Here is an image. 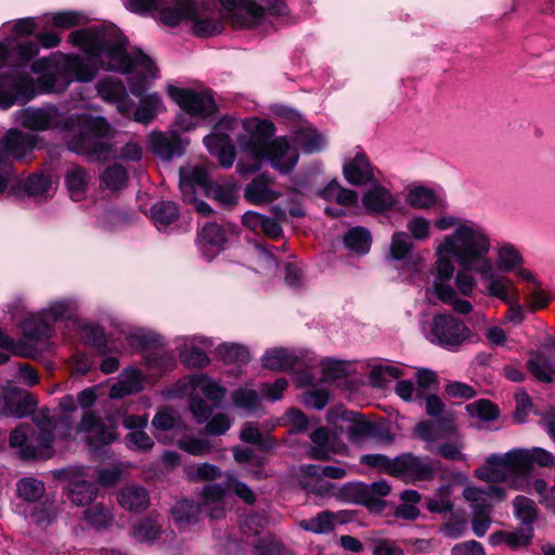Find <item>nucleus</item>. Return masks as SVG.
<instances>
[{
    "label": "nucleus",
    "instance_id": "obj_1",
    "mask_svg": "<svg viewBox=\"0 0 555 555\" xmlns=\"http://www.w3.org/2000/svg\"><path fill=\"white\" fill-rule=\"evenodd\" d=\"M69 40L89 56L99 59L107 69L130 73V92L140 99L133 118L140 124L151 122L164 104L158 93L144 94L147 83L157 78L153 60L140 50L128 52L126 38L113 25L96 26L70 33Z\"/></svg>",
    "mask_w": 555,
    "mask_h": 555
},
{
    "label": "nucleus",
    "instance_id": "obj_2",
    "mask_svg": "<svg viewBox=\"0 0 555 555\" xmlns=\"http://www.w3.org/2000/svg\"><path fill=\"white\" fill-rule=\"evenodd\" d=\"M440 231L452 229L435 249V270L443 278H453L454 262L481 275L483 283L496 276L489 258L491 237L487 229L472 219L447 215L435 220Z\"/></svg>",
    "mask_w": 555,
    "mask_h": 555
},
{
    "label": "nucleus",
    "instance_id": "obj_3",
    "mask_svg": "<svg viewBox=\"0 0 555 555\" xmlns=\"http://www.w3.org/2000/svg\"><path fill=\"white\" fill-rule=\"evenodd\" d=\"M246 133L238 137V145L244 151V158L237 164L241 175H250L259 170L261 162L268 159L271 166L286 173L294 169L298 153L284 138L270 141L274 126L269 120H250L242 122Z\"/></svg>",
    "mask_w": 555,
    "mask_h": 555
},
{
    "label": "nucleus",
    "instance_id": "obj_4",
    "mask_svg": "<svg viewBox=\"0 0 555 555\" xmlns=\"http://www.w3.org/2000/svg\"><path fill=\"white\" fill-rule=\"evenodd\" d=\"M34 422L35 426L21 424L10 435V446L16 449L24 460L50 457L53 454L55 431L65 439L75 430L66 416L55 421L49 415V411L39 412Z\"/></svg>",
    "mask_w": 555,
    "mask_h": 555
},
{
    "label": "nucleus",
    "instance_id": "obj_5",
    "mask_svg": "<svg viewBox=\"0 0 555 555\" xmlns=\"http://www.w3.org/2000/svg\"><path fill=\"white\" fill-rule=\"evenodd\" d=\"M127 10L145 15L158 12L159 20L168 26H177L184 20L193 23L197 37H211L221 33L222 22L206 16L204 10L193 0H122Z\"/></svg>",
    "mask_w": 555,
    "mask_h": 555
},
{
    "label": "nucleus",
    "instance_id": "obj_6",
    "mask_svg": "<svg viewBox=\"0 0 555 555\" xmlns=\"http://www.w3.org/2000/svg\"><path fill=\"white\" fill-rule=\"evenodd\" d=\"M31 70L41 74L38 79L44 92H63L74 80L91 81L96 69L79 55H60L54 59H39L31 64Z\"/></svg>",
    "mask_w": 555,
    "mask_h": 555
},
{
    "label": "nucleus",
    "instance_id": "obj_7",
    "mask_svg": "<svg viewBox=\"0 0 555 555\" xmlns=\"http://www.w3.org/2000/svg\"><path fill=\"white\" fill-rule=\"evenodd\" d=\"M77 131L68 140V149L91 159H106L112 151L107 142L111 126L103 117L88 115L76 118Z\"/></svg>",
    "mask_w": 555,
    "mask_h": 555
},
{
    "label": "nucleus",
    "instance_id": "obj_8",
    "mask_svg": "<svg viewBox=\"0 0 555 555\" xmlns=\"http://www.w3.org/2000/svg\"><path fill=\"white\" fill-rule=\"evenodd\" d=\"M167 93L184 114L177 117L175 127L177 131H189L196 127L193 118L205 119L216 111L215 100L209 91H195L192 89L167 87Z\"/></svg>",
    "mask_w": 555,
    "mask_h": 555
},
{
    "label": "nucleus",
    "instance_id": "obj_9",
    "mask_svg": "<svg viewBox=\"0 0 555 555\" xmlns=\"http://www.w3.org/2000/svg\"><path fill=\"white\" fill-rule=\"evenodd\" d=\"M76 310L77 305L74 300L62 299L51 302L40 312L29 314L22 323L25 338L31 343L46 341L50 336L52 323L72 319Z\"/></svg>",
    "mask_w": 555,
    "mask_h": 555
},
{
    "label": "nucleus",
    "instance_id": "obj_10",
    "mask_svg": "<svg viewBox=\"0 0 555 555\" xmlns=\"http://www.w3.org/2000/svg\"><path fill=\"white\" fill-rule=\"evenodd\" d=\"M524 453L519 449L512 450L503 455L493 454L486 463L476 469V477L487 482H501L512 479L511 487L515 490L522 489V481L518 478L526 476L522 461Z\"/></svg>",
    "mask_w": 555,
    "mask_h": 555
},
{
    "label": "nucleus",
    "instance_id": "obj_11",
    "mask_svg": "<svg viewBox=\"0 0 555 555\" xmlns=\"http://www.w3.org/2000/svg\"><path fill=\"white\" fill-rule=\"evenodd\" d=\"M426 413L429 416H441L438 421L422 422L415 428L417 436L426 441L428 450H431L433 443L455 435V415L452 412H444L443 402L435 395L426 398Z\"/></svg>",
    "mask_w": 555,
    "mask_h": 555
},
{
    "label": "nucleus",
    "instance_id": "obj_12",
    "mask_svg": "<svg viewBox=\"0 0 555 555\" xmlns=\"http://www.w3.org/2000/svg\"><path fill=\"white\" fill-rule=\"evenodd\" d=\"M472 338L470 328L452 314H436L431 320L428 339L446 349H456Z\"/></svg>",
    "mask_w": 555,
    "mask_h": 555
},
{
    "label": "nucleus",
    "instance_id": "obj_13",
    "mask_svg": "<svg viewBox=\"0 0 555 555\" xmlns=\"http://www.w3.org/2000/svg\"><path fill=\"white\" fill-rule=\"evenodd\" d=\"M127 339L133 348L154 349L144 356L145 364L150 370L163 373L173 367L175 359L172 354L158 348L162 345V337L158 334L140 330L130 334Z\"/></svg>",
    "mask_w": 555,
    "mask_h": 555
},
{
    "label": "nucleus",
    "instance_id": "obj_14",
    "mask_svg": "<svg viewBox=\"0 0 555 555\" xmlns=\"http://www.w3.org/2000/svg\"><path fill=\"white\" fill-rule=\"evenodd\" d=\"M490 281L485 283L486 294L498 298L508 306L505 322L515 325L520 324L525 319L524 308L519 305V293L514 282L502 274L489 276Z\"/></svg>",
    "mask_w": 555,
    "mask_h": 555
},
{
    "label": "nucleus",
    "instance_id": "obj_15",
    "mask_svg": "<svg viewBox=\"0 0 555 555\" xmlns=\"http://www.w3.org/2000/svg\"><path fill=\"white\" fill-rule=\"evenodd\" d=\"M35 134L20 130H9L0 141V165H10L12 160L24 159L36 145Z\"/></svg>",
    "mask_w": 555,
    "mask_h": 555
},
{
    "label": "nucleus",
    "instance_id": "obj_16",
    "mask_svg": "<svg viewBox=\"0 0 555 555\" xmlns=\"http://www.w3.org/2000/svg\"><path fill=\"white\" fill-rule=\"evenodd\" d=\"M76 431L83 435V439L90 449H98L115 439L114 429L92 411L83 413Z\"/></svg>",
    "mask_w": 555,
    "mask_h": 555
},
{
    "label": "nucleus",
    "instance_id": "obj_17",
    "mask_svg": "<svg viewBox=\"0 0 555 555\" xmlns=\"http://www.w3.org/2000/svg\"><path fill=\"white\" fill-rule=\"evenodd\" d=\"M17 121L34 131H44L59 128L63 118L55 106L40 108L27 107L16 113Z\"/></svg>",
    "mask_w": 555,
    "mask_h": 555
},
{
    "label": "nucleus",
    "instance_id": "obj_18",
    "mask_svg": "<svg viewBox=\"0 0 555 555\" xmlns=\"http://www.w3.org/2000/svg\"><path fill=\"white\" fill-rule=\"evenodd\" d=\"M451 279L452 278H443L436 272L433 286L426 289L427 299L434 302L431 297L436 296L439 301L451 306L455 312L460 314L470 313L473 311V305L468 300L459 297V294L450 284Z\"/></svg>",
    "mask_w": 555,
    "mask_h": 555
},
{
    "label": "nucleus",
    "instance_id": "obj_19",
    "mask_svg": "<svg viewBox=\"0 0 555 555\" xmlns=\"http://www.w3.org/2000/svg\"><path fill=\"white\" fill-rule=\"evenodd\" d=\"M67 481V498L77 506L90 504L96 496V487L85 478L81 468H72L64 472Z\"/></svg>",
    "mask_w": 555,
    "mask_h": 555
},
{
    "label": "nucleus",
    "instance_id": "obj_20",
    "mask_svg": "<svg viewBox=\"0 0 555 555\" xmlns=\"http://www.w3.org/2000/svg\"><path fill=\"white\" fill-rule=\"evenodd\" d=\"M393 476L404 481H423L434 476L431 465L425 460L411 453L395 459Z\"/></svg>",
    "mask_w": 555,
    "mask_h": 555
},
{
    "label": "nucleus",
    "instance_id": "obj_21",
    "mask_svg": "<svg viewBox=\"0 0 555 555\" xmlns=\"http://www.w3.org/2000/svg\"><path fill=\"white\" fill-rule=\"evenodd\" d=\"M35 95L34 80L29 75H21L9 81L8 78L0 79V106L9 108L17 100L28 101Z\"/></svg>",
    "mask_w": 555,
    "mask_h": 555
},
{
    "label": "nucleus",
    "instance_id": "obj_22",
    "mask_svg": "<svg viewBox=\"0 0 555 555\" xmlns=\"http://www.w3.org/2000/svg\"><path fill=\"white\" fill-rule=\"evenodd\" d=\"M181 362L190 367H203L209 363L206 350L212 346L210 339L199 336L179 338Z\"/></svg>",
    "mask_w": 555,
    "mask_h": 555
},
{
    "label": "nucleus",
    "instance_id": "obj_23",
    "mask_svg": "<svg viewBox=\"0 0 555 555\" xmlns=\"http://www.w3.org/2000/svg\"><path fill=\"white\" fill-rule=\"evenodd\" d=\"M99 95L106 102L114 103L122 115L130 116L133 102L129 99L124 83L116 78H105L96 85Z\"/></svg>",
    "mask_w": 555,
    "mask_h": 555
},
{
    "label": "nucleus",
    "instance_id": "obj_24",
    "mask_svg": "<svg viewBox=\"0 0 555 555\" xmlns=\"http://www.w3.org/2000/svg\"><path fill=\"white\" fill-rule=\"evenodd\" d=\"M463 496L470 503L474 513H490L492 502L505 500V491L498 486H488L485 489L467 487L463 491Z\"/></svg>",
    "mask_w": 555,
    "mask_h": 555
},
{
    "label": "nucleus",
    "instance_id": "obj_25",
    "mask_svg": "<svg viewBox=\"0 0 555 555\" xmlns=\"http://www.w3.org/2000/svg\"><path fill=\"white\" fill-rule=\"evenodd\" d=\"M375 171L376 169L363 152H358L352 159L345 163L343 168L345 179L353 185H363L375 181Z\"/></svg>",
    "mask_w": 555,
    "mask_h": 555
},
{
    "label": "nucleus",
    "instance_id": "obj_26",
    "mask_svg": "<svg viewBox=\"0 0 555 555\" xmlns=\"http://www.w3.org/2000/svg\"><path fill=\"white\" fill-rule=\"evenodd\" d=\"M312 447L309 450V456L314 460H330L333 455L341 453L346 447L338 442L335 437H331L327 429L320 427L310 434Z\"/></svg>",
    "mask_w": 555,
    "mask_h": 555
},
{
    "label": "nucleus",
    "instance_id": "obj_27",
    "mask_svg": "<svg viewBox=\"0 0 555 555\" xmlns=\"http://www.w3.org/2000/svg\"><path fill=\"white\" fill-rule=\"evenodd\" d=\"M144 374L133 366L125 369L109 389V398L121 399L126 396L137 393L144 388Z\"/></svg>",
    "mask_w": 555,
    "mask_h": 555
},
{
    "label": "nucleus",
    "instance_id": "obj_28",
    "mask_svg": "<svg viewBox=\"0 0 555 555\" xmlns=\"http://www.w3.org/2000/svg\"><path fill=\"white\" fill-rule=\"evenodd\" d=\"M362 203L366 210L383 214L393 208L396 199L388 189L375 183L363 194Z\"/></svg>",
    "mask_w": 555,
    "mask_h": 555
},
{
    "label": "nucleus",
    "instance_id": "obj_29",
    "mask_svg": "<svg viewBox=\"0 0 555 555\" xmlns=\"http://www.w3.org/2000/svg\"><path fill=\"white\" fill-rule=\"evenodd\" d=\"M224 242V233L216 223L206 224L197 237V246L202 254L208 259H211L219 254Z\"/></svg>",
    "mask_w": 555,
    "mask_h": 555
},
{
    "label": "nucleus",
    "instance_id": "obj_30",
    "mask_svg": "<svg viewBox=\"0 0 555 555\" xmlns=\"http://www.w3.org/2000/svg\"><path fill=\"white\" fill-rule=\"evenodd\" d=\"M336 416L338 421L346 423V430L350 442L358 444L372 436V424L361 415L350 411H341Z\"/></svg>",
    "mask_w": 555,
    "mask_h": 555
},
{
    "label": "nucleus",
    "instance_id": "obj_31",
    "mask_svg": "<svg viewBox=\"0 0 555 555\" xmlns=\"http://www.w3.org/2000/svg\"><path fill=\"white\" fill-rule=\"evenodd\" d=\"M186 142L181 140L176 133L165 134L153 132L151 134V145L153 151L164 159H171L180 156L184 152Z\"/></svg>",
    "mask_w": 555,
    "mask_h": 555
},
{
    "label": "nucleus",
    "instance_id": "obj_32",
    "mask_svg": "<svg viewBox=\"0 0 555 555\" xmlns=\"http://www.w3.org/2000/svg\"><path fill=\"white\" fill-rule=\"evenodd\" d=\"M118 503L127 511H141L150 505L147 491L140 486L130 485L124 487L117 496Z\"/></svg>",
    "mask_w": 555,
    "mask_h": 555
},
{
    "label": "nucleus",
    "instance_id": "obj_33",
    "mask_svg": "<svg viewBox=\"0 0 555 555\" xmlns=\"http://www.w3.org/2000/svg\"><path fill=\"white\" fill-rule=\"evenodd\" d=\"M280 193L271 189V182L264 176L254 179L245 189V198L251 204L271 203Z\"/></svg>",
    "mask_w": 555,
    "mask_h": 555
},
{
    "label": "nucleus",
    "instance_id": "obj_34",
    "mask_svg": "<svg viewBox=\"0 0 555 555\" xmlns=\"http://www.w3.org/2000/svg\"><path fill=\"white\" fill-rule=\"evenodd\" d=\"M188 388L194 395L202 393L207 399L219 402L225 395V389L205 375H192L189 377Z\"/></svg>",
    "mask_w": 555,
    "mask_h": 555
},
{
    "label": "nucleus",
    "instance_id": "obj_35",
    "mask_svg": "<svg viewBox=\"0 0 555 555\" xmlns=\"http://www.w3.org/2000/svg\"><path fill=\"white\" fill-rule=\"evenodd\" d=\"M343 522L338 514L330 511H323L317 516L304 519L299 522L300 528L315 534H326L332 532L337 524Z\"/></svg>",
    "mask_w": 555,
    "mask_h": 555
},
{
    "label": "nucleus",
    "instance_id": "obj_36",
    "mask_svg": "<svg viewBox=\"0 0 555 555\" xmlns=\"http://www.w3.org/2000/svg\"><path fill=\"white\" fill-rule=\"evenodd\" d=\"M204 144L210 151L216 153L223 167H231L235 159L233 146L228 142L224 135L212 133L204 139Z\"/></svg>",
    "mask_w": 555,
    "mask_h": 555
},
{
    "label": "nucleus",
    "instance_id": "obj_37",
    "mask_svg": "<svg viewBox=\"0 0 555 555\" xmlns=\"http://www.w3.org/2000/svg\"><path fill=\"white\" fill-rule=\"evenodd\" d=\"M36 400L26 391L18 392L16 402L8 400L0 410V416H11L14 418L25 417L34 412Z\"/></svg>",
    "mask_w": 555,
    "mask_h": 555
},
{
    "label": "nucleus",
    "instance_id": "obj_38",
    "mask_svg": "<svg viewBox=\"0 0 555 555\" xmlns=\"http://www.w3.org/2000/svg\"><path fill=\"white\" fill-rule=\"evenodd\" d=\"M224 489L218 483L207 485L203 489V506L211 518H220L224 513Z\"/></svg>",
    "mask_w": 555,
    "mask_h": 555
},
{
    "label": "nucleus",
    "instance_id": "obj_39",
    "mask_svg": "<svg viewBox=\"0 0 555 555\" xmlns=\"http://www.w3.org/2000/svg\"><path fill=\"white\" fill-rule=\"evenodd\" d=\"M89 179V173L81 167L76 166L68 169L65 182L73 199L81 201L85 197Z\"/></svg>",
    "mask_w": 555,
    "mask_h": 555
},
{
    "label": "nucleus",
    "instance_id": "obj_40",
    "mask_svg": "<svg viewBox=\"0 0 555 555\" xmlns=\"http://www.w3.org/2000/svg\"><path fill=\"white\" fill-rule=\"evenodd\" d=\"M296 361L297 357L284 348L270 349L262 357L263 366L272 371H282L293 367Z\"/></svg>",
    "mask_w": 555,
    "mask_h": 555
},
{
    "label": "nucleus",
    "instance_id": "obj_41",
    "mask_svg": "<svg viewBox=\"0 0 555 555\" xmlns=\"http://www.w3.org/2000/svg\"><path fill=\"white\" fill-rule=\"evenodd\" d=\"M181 182L180 188L183 193L184 199H188V194L192 192V189L197 186H205L207 189L208 173L205 167L194 166L180 170Z\"/></svg>",
    "mask_w": 555,
    "mask_h": 555
},
{
    "label": "nucleus",
    "instance_id": "obj_42",
    "mask_svg": "<svg viewBox=\"0 0 555 555\" xmlns=\"http://www.w3.org/2000/svg\"><path fill=\"white\" fill-rule=\"evenodd\" d=\"M151 219L158 228H166L179 218V209L176 203L160 201L151 207Z\"/></svg>",
    "mask_w": 555,
    "mask_h": 555
},
{
    "label": "nucleus",
    "instance_id": "obj_43",
    "mask_svg": "<svg viewBox=\"0 0 555 555\" xmlns=\"http://www.w3.org/2000/svg\"><path fill=\"white\" fill-rule=\"evenodd\" d=\"M260 391L251 388L249 385L242 386L232 392V401L236 408L247 412H255L260 408Z\"/></svg>",
    "mask_w": 555,
    "mask_h": 555
},
{
    "label": "nucleus",
    "instance_id": "obj_44",
    "mask_svg": "<svg viewBox=\"0 0 555 555\" xmlns=\"http://www.w3.org/2000/svg\"><path fill=\"white\" fill-rule=\"evenodd\" d=\"M321 196L328 202H336L346 207L356 205L358 201V194L354 191L343 188L336 181L328 183L321 191Z\"/></svg>",
    "mask_w": 555,
    "mask_h": 555
},
{
    "label": "nucleus",
    "instance_id": "obj_45",
    "mask_svg": "<svg viewBox=\"0 0 555 555\" xmlns=\"http://www.w3.org/2000/svg\"><path fill=\"white\" fill-rule=\"evenodd\" d=\"M524 262L519 250L511 245L503 244L498 248L496 266L502 272H513Z\"/></svg>",
    "mask_w": 555,
    "mask_h": 555
},
{
    "label": "nucleus",
    "instance_id": "obj_46",
    "mask_svg": "<svg viewBox=\"0 0 555 555\" xmlns=\"http://www.w3.org/2000/svg\"><path fill=\"white\" fill-rule=\"evenodd\" d=\"M296 143L306 153L322 151L326 145L325 138L315 129L302 128L296 134Z\"/></svg>",
    "mask_w": 555,
    "mask_h": 555
},
{
    "label": "nucleus",
    "instance_id": "obj_47",
    "mask_svg": "<svg viewBox=\"0 0 555 555\" xmlns=\"http://www.w3.org/2000/svg\"><path fill=\"white\" fill-rule=\"evenodd\" d=\"M344 242L349 250L366 254L371 247V234L362 227H354L347 232Z\"/></svg>",
    "mask_w": 555,
    "mask_h": 555
},
{
    "label": "nucleus",
    "instance_id": "obj_48",
    "mask_svg": "<svg viewBox=\"0 0 555 555\" xmlns=\"http://www.w3.org/2000/svg\"><path fill=\"white\" fill-rule=\"evenodd\" d=\"M24 189L30 196H51L54 191V182L49 175L35 173L24 182Z\"/></svg>",
    "mask_w": 555,
    "mask_h": 555
},
{
    "label": "nucleus",
    "instance_id": "obj_49",
    "mask_svg": "<svg viewBox=\"0 0 555 555\" xmlns=\"http://www.w3.org/2000/svg\"><path fill=\"white\" fill-rule=\"evenodd\" d=\"M172 517L180 526L194 524L201 513V506L189 500L178 501L171 509Z\"/></svg>",
    "mask_w": 555,
    "mask_h": 555
},
{
    "label": "nucleus",
    "instance_id": "obj_50",
    "mask_svg": "<svg viewBox=\"0 0 555 555\" xmlns=\"http://www.w3.org/2000/svg\"><path fill=\"white\" fill-rule=\"evenodd\" d=\"M16 491L20 498L27 502H36L46 491L42 481L34 477H24L16 483Z\"/></svg>",
    "mask_w": 555,
    "mask_h": 555
},
{
    "label": "nucleus",
    "instance_id": "obj_51",
    "mask_svg": "<svg viewBox=\"0 0 555 555\" xmlns=\"http://www.w3.org/2000/svg\"><path fill=\"white\" fill-rule=\"evenodd\" d=\"M528 370L537 379L550 383L555 373V365L544 354L538 353L529 359Z\"/></svg>",
    "mask_w": 555,
    "mask_h": 555
},
{
    "label": "nucleus",
    "instance_id": "obj_52",
    "mask_svg": "<svg viewBox=\"0 0 555 555\" xmlns=\"http://www.w3.org/2000/svg\"><path fill=\"white\" fill-rule=\"evenodd\" d=\"M426 507L430 513H451L453 509L451 487L443 486L439 488L430 498L427 499Z\"/></svg>",
    "mask_w": 555,
    "mask_h": 555
},
{
    "label": "nucleus",
    "instance_id": "obj_53",
    "mask_svg": "<svg viewBox=\"0 0 555 555\" xmlns=\"http://www.w3.org/2000/svg\"><path fill=\"white\" fill-rule=\"evenodd\" d=\"M515 516L526 526H530L538 518L535 503L524 495H517L513 502Z\"/></svg>",
    "mask_w": 555,
    "mask_h": 555
},
{
    "label": "nucleus",
    "instance_id": "obj_54",
    "mask_svg": "<svg viewBox=\"0 0 555 555\" xmlns=\"http://www.w3.org/2000/svg\"><path fill=\"white\" fill-rule=\"evenodd\" d=\"M406 203L415 209H427L437 203V196L430 189L416 186L409 191Z\"/></svg>",
    "mask_w": 555,
    "mask_h": 555
},
{
    "label": "nucleus",
    "instance_id": "obj_55",
    "mask_svg": "<svg viewBox=\"0 0 555 555\" xmlns=\"http://www.w3.org/2000/svg\"><path fill=\"white\" fill-rule=\"evenodd\" d=\"M178 447L194 456L206 455L212 450V444L207 438H198L193 435H185L180 438Z\"/></svg>",
    "mask_w": 555,
    "mask_h": 555
},
{
    "label": "nucleus",
    "instance_id": "obj_56",
    "mask_svg": "<svg viewBox=\"0 0 555 555\" xmlns=\"http://www.w3.org/2000/svg\"><path fill=\"white\" fill-rule=\"evenodd\" d=\"M85 519L93 528H104L112 524V512L103 504H94L85 512Z\"/></svg>",
    "mask_w": 555,
    "mask_h": 555
},
{
    "label": "nucleus",
    "instance_id": "obj_57",
    "mask_svg": "<svg viewBox=\"0 0 555 555\" xmlns=\"http://www.w3.org/2000/svg\"><path fill=\"white\" fill-rule=\"evenodd\" d=\"M413 248V243L406 232L398 231L391 236L390 257L395 260H403Z\"/></svg>",
    "mask_w": 555,
    "mask_h": 555
},
{
    "label": "nucleus",
    "instance_id": "obj_58",
    "mask_svg": "<svg viewBox=\"0 0 555 555\" xmlns=\"http://www.w3.org/2000/svg\"><path fill=\"white\" fill-rule=\"evenodd\" d=\"M519 453H524L522 466L525 474L527 475L531 463L535 462L541 466H553L555 459L548 451L541 448H533L532 450L519 449Z\"/></svg>",
    "mask_w": 555,
    "mask_h": 555
},
{
    "label": "nucleus",
    "instance_id": "obj_59",
    "mask_svg": "<svg viewBox=\"0 0 555 555\" xmlns=\"http://www.w3.org/2000/svg\"><path fill=\"white\" fill-rule=\"evenodd\" d=\"M131 535L139 542L154 541L159 535V526L151 518H144L133 525Z\"/></svg>",
    "mask_w": 555,
    "mask_h": 555
},
{
    "label": "nucleus",
    "instance_id": "obj_60",
    "mask_svg": "<svg viewBox=\"0 0 555 555\" xmlns=\"http://www.w3.org/2000/svg\"><path fill=\"white\" fill-rule=\"evenodd\" d=\"M207 195L227 207L233 206L236 201V190L231 184H210L207 186Z\"/></svg>",
    "mask_w": 555,
    "mask_h": 555
},
{
    "label": "nucleus",
    "instance_id": "obj_61",
    "mask_svg": "<svg viewBox=\"0 0 555 555\" xmlns=\"http://www.w3.org/2000/svg\"><path fill=\"white\" fill-rule=\"evenodd\" d=\"M466 411L472 417L481 421H493L498 417V409L489 400H477L466 405Z\"/></svg>",
    "mask_w": 555,
    "mask_h": 555
},
{
    "label": "nucleus",
    "instance_id": "obj_62",
    "mask_svg": "<svg viewBox=\"0 0 555 555\" xmlns=\"http://www.w3.org/2000/svg\"><path fill=\"white\" fill-rule=\"evenodd\" d=\"M400 367L391 364H382L373 367L371 371V380L375 386L383 387L391 379H397L402 375Z\"/></svg>",
    "mask_w": 555,
    "mask_h": 555
},
{
    "label": "nucleus",
    "instance_id": "obj_63",
    "mask_svg": "<svg viewBox=\"0 0 555 555\" xmlns=\"http://www.w3.org/2000/svg\"><path fill=\"white\" fill-rule=\"evenodd\" d=\"M127 171L120 165L108 167L102 175V183L109 190L122 188L127 181Z\"/></svg>",
    "mask_w": 555,
    "mask_h": 555
},
{
    "label": "nucleus",
    "instance_id": "obj_64",
    "mask_svg": "<svg viewBox=\"0 0 555 555\" xmlns=\"http://www.w3.org/2000/svg\"><path fill=\"white\" fill-rule=\"evenodd\" d=\"M469 271L473 270L461 268V270L456 272L454 278V289L456 291L457 294H461L462 296L465 297L472 296L477 285L476 278Z\"/></svg>",
    "mask_w": 555,
    "mask_h": 555
}]
</instances>
